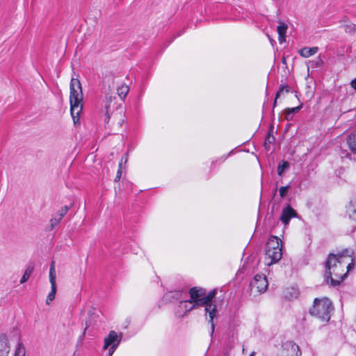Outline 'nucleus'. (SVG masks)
<instances>
[{
    "mask_svg": "<svg viewBox=\"0 0 356 356\" xmlns=\"http://www.w3.org/2000/svg\"><path fill=\"white\" fill-rule=\"evenodd\" d=\"M277 99H276V97L275 98V100H274V102H273V108H275L276 106V104H277Z\"/></svg>",
    "mask_w": 356,
    "mask_h": 356,
    "instance_id": "obj_37",
    "label": "nucleus"
},
{
    "mask_svg": "<svg viewBox=\"0 0 356 356\" xmlns=\"http://www.w3.org/2000/svg\"><path fill=\"white\" fill-rule=\"evenodd\" d=\"M333 310L331 301L327 298H316L314 305L309 309V314L323 321H328L330 319V312Z\"/></svg>",
    "mask_w": 356,
    "mask_h": 356,
    "instance_id": "obj_4",
    "label": "nucleus"
},
{
    "mask_svg": "<svg viewBox=\"0 0 356 356\" xmlns=\"http://www.w3.org/2000/svg\"><path fill=\"white\" fill-rule=\"evenodd\" d=\"M318 51V47H303L298 51L299 54L304 58H309L314 55Z\"/></svg>",
    "mask_w": 356,
    "mask_h": 356,
    "instance_id": "obj_17",
    "label": "nucleus"
},
{
    "mask_svg": "<svg viewBox=\"0 0 356 356\" xmlns=\"http://www.w3.org/2000/svg\"><path fill=\"white\" fill-rule=\"evenodd\" d=\"M355 266L354 251L344 249L338 254L330 253L325 262V281L333 286H339Z\"/></svg>",
    "mask_w": 356,
    "mask_h": 356,
    "instance_id": "obj_1",
    "label": "nucleus"
},
{
    "mask_svg": "<svg viewBox=\"0 0 356 356\" xmlns=\"http://www.w3.org/2000/svg\"><path fill=\"white\" fill-rule=\"evenodd\" d=\"M26 350L24 345L21 342H18L14 356H25Z\"/></svg>",
    "mask_w": 356,
    "mask_h": 356,
    "instance_id": "obj_25",
    "label": "nucleus"
},
{
    "mask_svg": "<svg viewBox=\"0 0 356 356\" xmlns=\"http://www.w3.org/2000/svg\"><path fill=\"white\" fill-rule=\"evenodd\" d=\"M127 159H128V154H126L124 156H123L122 157V159H121L120 162L119 163V167L122 168L123 161H124V162L126 163L127 161Z\"/></svg>",
    "mask_w": 356,
    "mask_h": 356,
    "instance_id": "obj_34",
    "label": "nucleus"
},
{
    "mask_svg": "<svg viewBox=\"0 0 356 356\" xmlns=\"http://www.w3.org/2000/svg\"><path fill=\"white\" fill-rule=\"evenodd\" d=\"M216 296V291L213 290L209 292L208 294L206 293L204 290V300H205V315H209V323H211V336H213L214 332L215 326L213 324V319L216 315V306L212 303V300Z\"/></svg>",
    "mask_w": 356,
    "mask_h": 356,
    "instance_id": "obj_5",
    "label": "nucleus"
},
{
    "mask_svg": "<svg viewBox=\"0 0 356 356\" xmlns=\"http://www.w3.org/2000/svg\"><path fill=\"white\" fill-rule=\"evenodd\" d=\"M275 140L274 136L270 133H268V135L266 138L265 142H264V147L266 149H269L270 145L272 144Z\"/></svg>",
    "mask_w": 356,
    "mask_h": 356,
    "instance_id": "obj_27",
    "label": "nucleus"
},
{
    "mask_svg": "<svg viewBox=\"0 0 356 356\" xmlns=\"http://www.w3.org/2000/svg\"><path fill=\"white\" fill-rule=\"evenodd\" d=\"M115 100L116 97H113L108 93L105 96L102 112L104 113V122L106 124L109 122L111 115L113 114V110L117 108V106L115 105Z\"/></svg>",
    "mask_w": 356,
    "mask_h": 356,
    "instance_id": "obj_6",
    "label": "nucleus"
},
{
    "mask_svg": "<svg viewBox=\"0 0 356 356\" xmlns=\"http://www.w3.org/2000/svg\"><path fill=\"white\" fill-rule=\"evenodd\" d=\"M284 91L286 93L290 91V88L288 85H281L280 86L278 91L276 92V95H275L276 99H278L281 96L282 93Z\"/></svg>",
    "mask_w": 356,
    "mask_h": 356,
    "instance_id": "obj_29",
    "label": "nucleus"
},
{
    "mask_svg": "<svg viewBox=\"0 0 356 356\" xmlns=\"http://www.w3.org/2000/svg\"><path fill=\"white\" fill-rule=\"evenodd\" d=\"M122 340V334H118L113 330L109 332L108 336L104 339L103 350H106L111 346H118Z\"/></svg>",
    "mask_w": 356,
    "mask_h": 356,
    "instance_id": "obj_11",
    "label": "nucleus"
},
{
    "mask_svg": "<svg viewBox=\"0 0 356 356\" xmlns=\"http://www.w3.org/2000/svg\"><path fill=\"white\" fill-rule=\"evenodd\" d=\"M129 90V87L126 85L120 86L117 89L118 95L121 99H124L126 97Z\"/></svg>",
    "mask_w": 356,
    "mask_h": 356,
    "instance_id": "obj_23",
    "label": "nucleus"
},
{
    "mask_svg": "<svg viewBox=\"0 0 356 356\" xmlns=\"http://www.w3.org/2000/svg\"><path fill=\"white\" fill-rule=\"evenodd\" d=\"M282 63H286V58L284 57V58H282Z\"/></svg>",
    "mask_w": 356,
    "mask_h": 356,
    "instance_id": "obj_38",
    "label": "nucleus"
},
{
    "mask_svg": "<svg viewBox=\"0 0 356 356\" xmlns=\"http://www.w3.org/2000/svg\"><path fill=\"white\" fill-rule=\"evenodd\" d=\"M292 291V293L290 296L286 295V297L289 298H296L298 296V291L296 289L292 288L291 289Z\"/></svg>",
    "mask_w": 356,
    "mask_h": 356,
    "instance_id": "obj_32",
    "label": "nucleus"
},
{
    "mask_svg": "<svg viewBox=\"0 0 356 356\" xmlns=\"http://www.w3.org/2000/svg\"><path fill=\"white\" fill-rule=\"evenodd\" d=\"M249 356H254V353H251Z\"/></svg>",
    "mask_w": 356,
    "mask_h": 356,
    "instance_id": "obj_39",
    "label": "nucleus"
},
{
    "mask_svg": "<svg viewBox=\"0 0 356 356\" xmlns=\"http://www.w3.org/2000/svg\"><path fill=\"white\" fill-rule=\"evenodd\" d=\"M297 216L298 213L289 204H288L282 209L280 219L282 222L286 226L289 223L291 219L292 218L297 217Z\"/></svg>",
    "mask_w": 356,
    "mask_h": 356,
    "instance_id": "obj_12",
    "label": "nucleus"
},
{
    "mask_svg": "<svg viewBox=\"0 0 356 356\" xmlns=\"http://www.w3.org/2000/svg\"><path fill=\"white\" fill-rule=\"evenodd\" d=\"M33 270H34V267H33V266H31V265L29 266L26 268L22 277L20 280L21 284L26 282L29 280L31 273L33 272Z\"/></svg>",
    "mask_w": 356,
    "mask_h": 356,
    "instance_id": "obj_22",
    "label": "nucleus"
},
{
    "mask_svg": "<svg viewBox=\"0 0 356 356\" xmlns=\"http://www.w3.org/2000/svg\"><path fill=\"white\" fill-rule=\"evenodd\" d=\"M288 29L287 25L282 22H280V25L277 27V31L279 35L278 40L280 43L285 41L286 32Z\"/></svg>",
    "mask_w": 356,
    "mask_h": 356,
    "instance_id": "obj_19",
    "label": "nucleus"
},
{
    "mask_svg": "<svg viewBox=\"0 0 356 356\" xmlns=\"http://www.w3.org/2000/svg\"><path fill=\"white\" fill-rule=\"evenodd\" d=\"M9 346L6 335H0V356H6L9 353Z\"/></svg>",
    "mask_w": 356,
    "mask_h": 356,
    "instance_id": "obj_15",
    "label": "nucleus"
},
{
    "mask_svg": "<svg viewBox=\"0 0 356 356\" xmlns=\"http://www.w3.org/2000/svg\"><path fill=\"white\" fill-rule=\"evenodd\" d=\"M350 85L356 90V78L350 82Z\"/></svg>",
    "mask_w": 356,
    "mask_h": 356,
    "instance_id": "obj_36",
    "label": "nucleus"
},
{
    "mask_svg": "<svg viewBox=\"0 0 356 356\" xmlns=\"http://www.w3.org/2000/svg\"><path fill=\"white\" fill-rule=\"evenodd\" d=\"M110 348H108V356H111L115 350H116V348L118 347V346H109Z\"/></svg>",
    "mask_w": 356,
    "mask_h": 356,
    "instance_id": "obj_33",
    "label": "nucleus"
},
{
    "mask_svg": "<svg viewBox=\"0 0 356 356\" xmlns=\"http://www.w3.org/2000/svg\"><path fill=\"white\" fill-rule=\"evenodd\" d=\"M51 283V291L47 296L46 303L47 305H50L51 302L54 300L55 298V295L56 293V281L49 280Z\"/></svg>",
    "mask_w": 356,
    "mask_h": 356,
    "instance_id": "obj_20",
    "label": "nucleus"
},
{
    "mask_svg": "<svg viewBox=\"0 0 356 356\" xmlns=\"http://www.w3.org/2000/svg\"><path fill=\"white\" fill-rule=\"evenodd\" d=\"M70 112L74 124L79 119V114L83 108V92L79 79L72 78L70 81Z\"/></svg>",
    "mask_w": 356,
    "mask_h": 356,
    "instance_id": "obj_2",
    "label": "nucleus"
},
{
    "mask_svg": "<svg viewBox=\"0 0 356 356\" xmlns=\"http://www.w3.org/2000/svg\"><path fill=\"white\" fill-rule=\"evenodd\" d=\"M121 168H120V167H119V169H118V172H117L116 177H115V181H119V180H120V179L121 173H122Z\"/></svg>",
    "mask_w": 356,
    "mask_h": 356,
    "instance_id": "obj_35",
    "label": "nucleus"
},
{
    "mask_svg": "<svg viewBox=\"0 0 356 356\" xmlns=\"http://www.w3.org/2000/svg\"><path fill=\"white\" fill-rule=\"evenodd\" d=\"M346 143L350 149V150L356 154V130L350 133L347 138Z\"/></svg>",
    "mask_w": 356,
    "mask_h": 356,
    "instance_id": "obj_16",
    "label": "nucleus"
},
{
    "mask_svg": "<svg viewBox=\"0 0 356 356\" xmlns=\"http://www.w3.org/2000/svg\"><path fill=\"white\" fill-rule=\"evenodd\" d=\"M187 298V293L184 291H170L166 295V298L172 300L180 301Z\"/></svg>",
    "mask_w": 356,
    "mask_h": 356,
    "instance_id": "obj_14",
    "label": "nucleus"
},
{
    "mask_svg": "<svg viewBox=\"0 0 356 356\" xmlns=\"http://www.w3.org/2000/svg\"><path fill=\"white\" fill-rule=\"evenodd\" d=\"M195 309L190 300L184 299L180 300L175 307V314L177 317L182 318L188 312Z\"/></svg>",
    "mask_w": 356,
    "mask_h": 356,
    "instance_id": "obj_10",
    "label": "nucleus"
},
{
    "mask_svg": "<svg viewBox=\"0 0 356 356\" xmlns=\"http://www.w3.org/2000/svg\"><path fill=\"white\" fill-rule=\"evenodd\" d=\"M339 154L342 159L348 158L350 156L348 150L343 149L341 147H340Z\"/></svg>",
    "mask_w": 356,
    "mask_h": 356,
    "instance_id": "obj_31",
    "label": "nucleus"
},
{
    "mask_svg": "<svg viewBox=\"0 0 356 356\" xmlns=\"http://www.w3.org/2000/svg\"><path fill=\"white\" fill-rule=\"evenodd\" d=\"M282 256V241L275 236H271L266 245V264L270 266L278 262Z\"/></svg>",
    "mask_w": 356,
    "mask_h": 356,
    "instance_id": "obj_3",
    "label": "nucleus"
},
{
    "mask_svg": "<svg viewBox=\"0 0 356 356\" xmlns=\"http://www.w3.org/2000/svg\"><path fill=\"white\" fill-rule=\"evenodd\" d=\"M289 168L288 161H282L277 166V174L279 176H282L283 173Z\"/></svg>",
    "mask_w": 356,
    "mask_h": 356,
    "instance_id": "obj_24",
    "label": "nucleus"
},
{
    "mask_svg": "<svg viewBox=\"0 0 356 356\" xmlns=\"http://www.w3.org/2000/svg\"><path fill=\"white\" fill-rule=\"evenodd\" d=\"M344 30L348 33H355L356 32V25L353 23L349 22L344 26Z\"/></svg>",
    "mask_w": 356,
    "mask_h": 356,
    "instance_id": "obj_28",
    "label": "nucleus"
},
{
    "mask_svg": "<svg viewBox=\"0 0 356 356\" xmlns=\"http://www.w3.org/2000/svg\"><path fill=\"white\" fill-rule=\"evenodd\" d=\"M280 356H301L302 353L299 346L291 341H288L282 344L280 350Z\"/></svg>",
    "mask_w": 356,
    "mask_h": 356,
    "instance_id": "obj_7",
    "label": "nucleus"
},
{
    "mask_svg": "<svg viewBox=\"0 0 356 356\" xmlns=\"http://www.w3.org/2000/svg\"><path fill=\"white\" fill-rule=\"evenodd\" d=\"M71 206H65L59 209L56 215L50 220L51 229H52L55 226L58 225L65 215L67 213Z\"/></svg>",
    "mask_w": 356,
    "mask_h": 356,
    "instance_id": "obj_13",
    "label": "nucleus"
},
{
    "mask_svg": "<svg viewBox=\"0 0 356 356\" xmlns=\"http://www.w3.org/2000/svg\"><path fill=\"white\" fill-rule=\"evenodd\" d=\"M191 302L194 305V307L204 306V289L193 287L189 291Z\"/></svg>",
    "mask_w": 356,
    "mask_h": 356,
    "instance_id": "obj_8",
    "label": "nucleus"
},
{
    "mask_svg": "<svg viewBox=\"0 0 356 356\" xmlns=\"http://www.w3.org/2000/svg\"><path fill=\"white\" fill-rule=\"evenodd\" d=\"M268 283L264 274H257L253 280L250 282L251 289H256L257 292L261 293L267 289Z\"/></svg>",
    "mask_w": 356,
    "mask_h": 356,
    "instance_id": "obj_9",
    "label": "nucleus"
},
{
    "mask_svg": "<svg viewBox=\"0 0 356 356\" xmlns=\"http://www.w3.org/2000/svg\"><path fill=\"white\" fill-rule=\"evenodd\" d=\"M302 105L300 104L296 107L286 108L285 110V117L287 120H291L295 113H298L302 108Z\"/></svg>",
    "mask_w": 356,
    "mask_h": 356,
    "instance_id": "obj_21",
    "label": "nucleus"
},
{
    "mask_svg": "<svg viewBox=\"0 0 356 356\" xmlns=\"http://www.w3.org/2000/svg\"><path fill=\"white\" fill-rule=\"evenodd\" d=\"M347 213L350 218L356 221V197L350 200L347 207Z\"/></svg>",
    "mask_w": 356,
    "mask_h": 356,
    "instance_id": "obj_18",
    "label": "nucleus"
},
{
    "mask_svg": "<svg viewBox=\"0 0 356 356\" xmlns=\"http://www.w3.org/2000/svg\"><path fill=\"white\" fill-rule=\"evenodd\" d=\"M56 273L55 268V261H52L49 268V280L56 281Z\"/></svg>",
    "mask_w": 356,
    "mask_h": 356,
    "instance_id": "obj_26",
    "label": "nucleus"
},
{
    "mask_svg": "<svg viewBox=\"0 0 356 356\" xmlns=\"http://www.w3.org/2000/svg\"><path fill=\"white\" fill-rule=\"evenodd\" d=\"M290 188V186H281L279 189L280 195L281 197H284Z\"/></svg>",
    "mask_w": 356,
    "mask_h": 356,
    "instance_id": "obj_30",
    "label": "nucleus"
}]
</instances>
